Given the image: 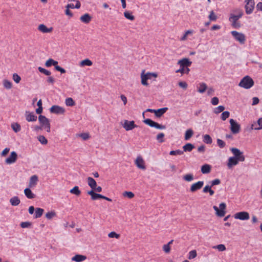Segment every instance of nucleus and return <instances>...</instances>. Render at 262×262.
Wrapping results in <instances>:
<instances>
[{
	"label": "nucleus",
	"instance_id": "nucleus-48",
	"mask_svg": "<svg viewBox=\"0 0 262 262\" xmlns=\"http://www.w3.org/2000/svg\"><path fill=\"white\" fill-rule=\"evenodd\" d=\"M13 79L16 83H18L21 80V77L16 73H14L13 75Z\"/></svg>",
	"mask_w": 262,
	"mask_h": 262
},
{
	"label": "nucleus",
	"instance_id": "nucleus-9",
	"mask_svg": "<svg viewBox=\"0 0 262 262\" xmlns=\"http://www.w3.org/2000/svg\"><path fill=\"white\" fill-rule=\"evenodd\" d=\"M250 216L248 212L246 211H241L237 212L234 214V218L242 221L247 220L249 219Z\"/></svg>",
	"mask_w": 262,
	"mask_h": 262
},
{
	"label": "nucleus",
	"instance_id": "nucleus-29",
	"mask_svg": "<svg viewBox=\"0 0 262 262\" xmlns=\"http://www.w3.org/2000/svg\"><path fill=\"white\" fill-rule=\"evenodd\" d=\"M136 163L139 168L142 169H145V166L144 165V161L142 158H138L136 160Z\"/></svg>",
	"mask_w": 262,
	"mask_h": 262
},
{
	"label": "nucleus",
	"instance_id": "nucleus-35",
	"mask_svg": "<svg viewBox=\"0 0 262 262\" xmlns=\"http://www.w3.org/2000/svg\"><path fill=\"white\" fill-rule=\"evenodd\" d=\"M70 192V193L76 195H79L81 193L79 187L77 186H74L72 189H71Z\"/></svg>",
	"mask_w": 262,
	"mask_h": 262
},
{
	"label": "nucleus",
	"instance_id": "nucleus-43",
	"mask_svg": "<svg viewBox=\"0 0 262 262\" xmlns=\"http://www.w3.org/2000/svg\"><path fill=\"white\" fill-rule=\"evenodd\" d=\"M183 179L186 181L191 182L194 179V176L191 173L187 174L183 177Z\"/></svg>",
	"mask_w": 262,
	"mask_h": 262
},
{
	"label": "nucleus",
	"instance_id": "nucleus-41",
	"mask_svg": "<svg viewBox=\"0 0 262 262\" xmlns=\"http://www.w3.org/2000/svg\"><path fill=\"white\" fill-rule=\"evenodd\" d=\"M196 256H197L196 251L195 250H193L190 251L188 253V258L189 259H193L195 257H196Z\"/></svg>",
	"mask_w": 262,
	"mask_h": 262
},
{
	"label": "nucleus",
	"instance_id": "nucleus-62",
	"mask_svg": "<svg viewBox=\"0 0 262 262\" xmlns=\"http://www.w3.org/2000/svg\"><path fill=\"white\" fill-rule=\"evenodd\" d=\"M221 183V181L219 179H216L211 181V186L219 185Z\"/></svg>",
	"mask_w": 262,
	"mask_h": 262
},
{
	"label": "nucleus",
	"instance_id": "nucleus-36",
	"mask_svg": "<svg viewBox=\"0 0 262 262\" xmlns=\"http://www.w3.org/2000/svg\"><path fill=\"white\" fill-rule=\"evenodd\" d=\"M203 141L206 144H210L212 143V140L209 135H205L203 136Z\"/></svg>",
	"mask_w": 262,
	"mask_h": 262
},
{
	"label": "nucleus",
	"instance_id": "nucleus-10",
	"mask_svg": "<svg viewBox=\"0 0 262 262\" xmlns=\"http://www.w3.org/2000/svg\"><path fill=\"white\" fill-rule=\"evenodd\" d=\"M50 111L51 113L59 115L64 114L65 110L61 106L54 105L50 108Z\"/></svg>",
	"mask_w": 262,
	"mask_h": 262
},
{
	"label": "nucleus",
	"instance_id": "nucleus-56",
	"mask_svg": "<svg viewBox=\"0 0 262 262\" xmlns=\"http://www.w3.org/2000/svg\"><path fill=\"white\" fill-rule=\"evenodd\" d=\"M251 128L252 129H254V130H259V129H262V127H259V126H258V125L257 124V122H254L253 123H252L251 125Z\"/></svg>",
	"mask_w": 262,
	"mask_h": 262
},
{
	"label": "nucleus",
	"instance_id": "nucleus-61",
	"mask_svg": "<svg viewBox=\"0 0 262 262\" xmlns=\"http://www.w3.org/2000/svg\"><path fill=\"white\" fill-rule=\"evenodd\" d=\"M219 102V98L216 97H214L212 98L211 100V103L213 105H216L218 104Z\"/></svg>",
	"mask_w": 262,
	"mask_h": 262
},
{
	"label": "nucleus",
	"instance_id": "nucleus-16",
	"mask_svg": "<svg viewBox=\"0 0 262 262\" xmlns=\"http://www.w3.org/2000/svg\"><path fill=\"white\" fill-rule=\"evenodd\" d=\"M192 62L190 61L188 58H183L178 61V64L180 67H187L190 66Z\"/></svg>",
	"mask_w": 262,
	"mask_h": 262
},
{
	"label": "nucleus",
	"instance_id": "nucleus-42",
	"mask_svg": "<svg viewBox=\"0 0 262 262\" xmlns=\"http://www.w3.org/2000/svg\"><path fill=\"white\" fill-rule=\"evenodd\" d=\"M124 15L126 19L130 20H133L135 19V17L132 15V13L128 11H125L124 13Z\"/></svg>",
	"mask_w": 262,
	"mask_h": 262
},
{
	"label": "nucleus",
	"instance_id": "nucleus-30",
	"mask_svg": "<svg viewBox=\"0 0 262 262\" xmlns=\"http://www.w3.org/2000/svg\"><path fill=\"white\" fill-rule=\"evenodd\" d=\"M43 211L44 210L43 209L40 208H36L35 209L34 217L36 219L42 216Z\"/></svg>",
	"mask_w": 262,
	"mask_h": 262
},
{
	"label": "nucleus",
	"instance_id": "nucleus-7",
	"mask_svg": "<svg viewBox=\"0 0 262 262\" xmlns=\"http://www.w3.org/2000/svg\"><path fill=\"white\" fill-rule=\"evenodd\" d=\"M220 209L216 206H214L213 208L216 211V214L217 215L220 217H223L225 214V209L226 207V205L224 203H222L220 204L219 206Z\"/></svg>",
	"mask_w": 262,
	"mask_h": 262
},
{
	"label": "nucleus",
	"instance_id": "nucleus-38",
	"mask_svg": "<svg viewBox=\"0 0 262 262\" xmlns=\"http://www.w3.org/2000/svg\"><path fill=\"white\" fill-rule=\"evenodd\" d=\"M11 127L15 133L19 132L21 129L20 125L17 123H12L11 124Z\"/></svg>",
	"mask_w": 262,
	"mask_h": 262
},
{
	"label": "nucleus",
	"instance_id": "nucleus-28",
	"mask_svg": "<svg viewBox=\"0 0 262 262\" xmlns=\"http://www.w3.org/2000/svg\"><path fill=\"white\" fill-rule=\"evenodd\" d=\"M194 146L191 143H187L184 146H183V151H188L190 152L192 150V149L194 148Z\"/></svg>",
	"mask_w": 262,
	"mask_h": 262
},
{
	"label": "nucleus",
	"instance_id": "nucleus-2",
	"mask_svg": "<svg viewBox=\"0 0 262 262\" xmlns=\"http://www.w3.org/2000/svg\"><path fill=\"white\" fill-rule=\"evenodd\" d=\"M157 76V74L155 73H147L146 74H144L143 72L142 73L141 77V83L143 85L147 86L148 83H147V80L151 79L152 77H156Z\"/></svg>",
	"mask_w": 262,
	"mask_h": 262
},
{
	"label": "nucleus",
	"instance_id": "nucleus-17",
	"mask_svg": "<svg viewBox=\"0 0 262 262\" xmlns=\"http://www.w3.org/2000/svg\"><path fill=\"white\" fill-rule=\"evenodd\" d=\"M239 161L233 157H230L228 159V162L227 163L228 167L229 168H231L233 166L236 165Z\"/></svg>",
	"mask_w": 262,
	"mask_h": 262
},
{
	"label": "nucleus",
	"instance_id": "nucleus-47",
	"mask_svg": "<svg viewBox=\"0 0 262 262\" xmlns=\"http://www.w3.org/2000/svg\"><path fill=\"white\" fill-rule=\"evenodd\" d=\"M230 116V112L228 111L223 112L221 115V119L222 120H226Z\"/></svg>",
	"mask_w": 262,
	"mask_h": 262
},
{
	"label": "nucleus",
	"instance_id": "nucleus-49",
	"mask_svg": "<svg viewBox=\"0 0 262 262\" xmlns=\"http://www.w3.org/2000/svg\"><path fill=\"white\" fill-rule=\"evenodd\" d=\"M217 144L221 148H224L226 146L225 142L221 139H217Z\"/></svg>",
	"mask_w": 262,
	"mask_h": 262
},
{
	"label": "nucleus",
	"instance_id": "nucleus-39",
	"mask_svg": "<svg viewBox=\"0 0 262 262\" xmlns=\"http://www.w3.org/2000/svg\"><path fill=\"white\" fill-rule=\"evenodd\" d=\"M12 82L7 79L3 80V85L7 89H10L12 88Z\"/></svg>",
	"mask_w": 262,
	"mask_h": 262
},
{
	"label": "nucleus",
	"instance_id": "nucleus-60",
	"mask_svg": "<svg viewBox=\"0 0 262 262\" xmlns=\"http://www.w3.org/2000/svg\"><path fill=\"white\" fill-rule=\"evenodd\" d=\"M238 18H237V17L234 14H231L230 17L229 18V20L231 23H234L235 21H238Z\"/></svg>",
	"mask_w": 262,
	"mask_h": 262
},
{
	"label": "nucleus",
	"instance_id": "nucleus-34",
	"mask_svg": "<svg viewBox=\"0 0 262 262\" xmlns=\"http://www.w3.org/2000/svg\"><path fill=\"white\" fill-rule=\"evenodd\" d=\"M190 70L188 68L180 67V68L176 71V73H181L182 74L184 73L188 74Z\"/></svg>",
	"mask_w": 262,
	"mask_h": 262
},
{
	"label": "nucleus",
	"instance_id": "nucleus-55",
	"mask_svg": "<svg viewBox=\"0 0 262 262\" xmlns=\"http://www.w3.org/2000/svg\"><path fill=\"white\" fill-rule=\"evenodd\" d=\"M123 196L132 199L134 196V194L131 191H125L123 193Z\"/></svg>",
	"mask_w": 262,
	"mask_h": 262
},
{
	"label": "nucleus",
	"instance_id": "nucleus-4",
	"mask_svg": "<svg viewBox=\"0 0 262 262\" xmlns=\"http://www.w3.org/2000/svg\"><path fill=\"white\" fill-rule=\"evenodd\" d=\"M143 122L150 127H155L157 129H164L166 128V126L165 125L159 124L150 119H145L143 121Z\"/></svg>",
	"mask_w": 262,
	"mask_h": 262
},
{
	"label": "nucleus",
	"instance_id": "nucleus-31",
	"mask_svg": "<svg viewBox=\"0 0 262 262\" xmlns=\"http://www.w3.org/2000/svg\"><path fill=\"white\" fill-rule=\"evenodd\" d=\"M56 64H58V62L51 58L48 59L45 63L46 66L47 67H50L52 66H54L55 67Z\"/></svg>",
	"mask_w": 262,
	"mask_h": 262
},
{
	"label": "nucleus",
	"instance_id": "nucleus-37",
	"mask_svg": "<svg viewBox=\"0 0 262 262\" xmlns=\"http://www.w3.org/2000/svg\"><path fill=\"white\" fill-rule=\"evenodd\" d=\"M65 103L69 106H73L75 104V101L71 98H67L65 100Z\"/></svg>",
	"mask_w": 262,
	"mask_h": 262
},
{
	"label": "nucleus",
	"instance_id": "nucleus-1",
	"mask_svg": "<svg viewBox=\"0 0 262 262\" xmlns=\"http://www.w3.org/2000/svg\"><path fill=\"white\" fill-rule=\"evenodd\" d=\"M253 80L249 76H246L243 78L239 83L238 85L246 89H249L254 85Z\"/></svg>",
	"mask_w": 262,
	"mask_h": 262
},
{
	"label": "nucleus",
	"instance_id": "nucleus-63",
	"mask_svg": "<svg viewBox=\"0 0 262 262\" xmlns=\"http://www.w3.org/2000/svg\"><path fill=\"white\" fill-rule=\"evenodd\" d=\"M179 85L180 87H181L184 89H186L187 88L188 85L186 82H184V81H181V82H179Z\"/></svg>",
	"mask_w": 262,
	"mask_h": 262
},
{
	"label": "nucleus",
	"instance_id": "nucleus-11",
	"mask_svg": "<svg viewBox=\"0 0 262 262\" xmlns=\"http://www.w3.org/2000/svg\"><path fill=\"white\" fill-rule=\"evenodd\" d=\"M122 126L126 131L132 130L134 128L137 127V125L135 124V122L134 121H128L126 120L124 121Z\"/></svg>",
	"mask_w": 262,
	"mask_h": 262
},
{
	"label": "nucleus",
	"instance_id": "nucleus-6",
	"mask_svg": "<svg viewBox=\"0 0 262 262\" xmlns=\"http://www.w3.org/2000/svg\"><path fill=\"white\" fill-rule=\"evenodd\" d=\"M230 150L232 154L234 155V158H236L241 162H243L245 161V156L243 154V152L241 151L239 149L236 148H231Z\"/></svg>",
	"mask_w": 262,
	"mask_h": 262
},
{
	"label": "nucleus",
	"instance_id": "nucleus-27",
	"mask_svg": "<svg viewBox=\"0 0 262 262\" xmlns=\"http://www.w3.org/2000/svg\"><path fill=\"white\" fill-rule=\"evenodd\" d=\"M20 201L18 196H15L11 198L10 200V203L12 206H17L20 203Z\"/></svg>",
	"mask_w": 262,
	"mask_h": 262
},
{
	"label": "nucleus",
	"instance_id": "nucleus-12",
	"mask_svg": "<svg viewBox=\"0 0 262 262\" xmlns=\"http://www.w3.org/2000/svg\"><path fill=\"white\" fill-rule=\"evenodd\" d=\"M17 155L16 152L15 151H12L10 156L6 159V163L11 164L15 163L17 160Z\"/></svg>",
	"mask_w": 262,
	"mask_h": 262
},
{
	"label": "nucleus",
	"instance_id": "nucleus-33",
	"mask_svg": "<svg viewBox=\"0 0 262 262\" xmlns=\"http://www.w3.org/2000/svg\"><path fill=\"white\" fill-rule=\"evenodd\" d=\"M93 63L91 60L89 59H85L83 60H82L80 62V66L82 67L83 66H91Z\"/></svg>",
	"mask_w": 262,
	"mask_h": 262
},
{
	"label": "nucleus",
	"instance_id": "nucleus-59",
	"mask_svg": "<svg viewBox=\"0 0 262 262\" xmlns=\"http://www.w3.org/2000/svg\"><path fill=\"white\" fill-rule=\"evenodd\" d=\"M102 198V194H99V193H95L94 194V195H93V196L92 197V200H98V199H101Z\"/></svg>",
	"mask_w": 262,
	"mask_h": 262
},
{
	"label": "nucleus",
	"instance_id": "nucleus-24",
	"mask_svg": "<svg viewBox=\"0 0 262 262\" xmlns=\"http://www.w3.org/2000/svg\"><path fill=\"white\" fill-rule=\"evenodd\" d=\"M24 193L26 197L29 199H34L35 195L32 192L30 188H27L24 190Z\"/></svg>",
	"mask_w": 262,
	"mask_h": 262
},
{
	"label": "nucleus",
	"instance_id": "nucleus-19",
	"mask_svg": "<svg viewBox=\"0 0 262 262\" xmlns=\"http://www.w3.org/2000/svg\"><path fill=\"white\" fill-rule=\"evenodd\" d=\"M38 180V177L36 175L31 176L29 183V187L31 188L35 186Z\"/></svg>",
	"mask_w": 262,
	"mask_h": 262
},
{
	"label": "nucleus",
	"instance_id": "nucleus-46",
	"mask_svg": "<svg viewBox=\"0 0 262 262\" xmlns=\"http://www.w3.org/2000/svg\"><path fill=\"white\" fill-rule=\"evenodd\" d=\"M225 110V107L223 105H220L216 107H215L214 110V113L216 114H219Z\"/></svg>",
	"mask_w": 262,
	"mask_h": 262
},
{
	"label": "nucleus",
	"instance_id": "nucleus-58",
	"mask_svg": "<svg viewBox=\"0 0 262 262\" xmlns=\"http://www.w3.org/2000/svg\"><path fill=\"white\" fill-rule=\"evenodd\" d=\"M55 69L56 71L60 72L61 74L65 73L66 72L63 68H61L58 64H56V66L55 67Z\"/></svg>",
	"mask_w": 262,
	"mask_h": 262
},
{
	"label": "nucleus",
	"instance_id": "nucleus-52",
	"mask_svg": "<svg viewBox=\"0 0 262 262\" xmlns=\"http://www.w3.org/2000/svg\"><path fill=\"white\" fill-rule=\"evenodd\" d=\"M214 248L217 249L219 251H224L226 250L225 246L223 244H220L214 246Z\"/></svg>",
	"mask_w": 262,
	"mask_h": 262
},
{
	"label": "nucleus",
	"instance_id": "nucleus-26",
	"mask_svg": "<svg viewBox=\"0 0 262 262\" xmlns=\"http://www.w3.org/2000/svg\"><path fill=\"white\" fill-rule=\"evenodd\" d=\"M88 183L89 186L92 189H94L97 186V183L96 181L92 177L88 178Z\"/></svg>",
	"mask_w": 262,
	"mask_h": 262
},
{
	"label": "nucleus",
	"instance_id": "nucleus-15",
	"mask_svg": "<svg viewBox=\"0 0 262 262\" xmlns=\"http://www.w3.org/2000/svg\"><path fill=\"white\" fill-rule=\"evenodd\" d=\"M37 116H35L34 113H30L29 112H26V119L28 122H33L37 120Z\"/></svg>",
	"mask_w": 262,
	"mask_h": 262
},
{
	"label": "nucleus",
	"instance_id": "nucleus-25",
	"mask_svg": "<svg viewBox=\"0 0 262 262\" xmlns=\"http://www.w3.org/2000/svg\"><path fill=\"white\" fill-rule=\"evenodd\" d=\"M211 166L208 164H205L201 167V172L203 174H207L210 172L211 171Z\"/></svg>",
	"mask_w": 262,
	"mask_h": 262
},
{
	"label": "nucleus",
	"instance_id": "nucleus-18",
	"mask_svg": "<svg viewBox=\"0 0 262 262\" xmlns=\"http://www.w3.org/2000/svg\"><path fill=\"white\" fill-rule=\"evenodd\" d=\"M38 29L40 32L43 33H48L51 32L53 28L52 27L48 28L46 27V25L43 24H40L38 26Z\"/></svg>",
	"mask_w": 262,
	"mask_h": 262
},
{
	"label": "nucleus",
	"instance_id": "nucleus-5",
	"mask_svg": "<svg viewBox=\"0 0 262 262\" xmlns=\"http://www.w3.org/2000/svg\"><path fill=\"white\" fill-rule=\"evenodd\" d=\"M230 124V130L234 134L238 133L240 131L241 125L233 119H230L229 120Z\"/></svg>",
	"mask_w": 262,
	"mask_h": 262
},
{
	"label": "nucleus",
	"instance_id": "nucleus-32",
	"mask_svg": "<svg viewBox=\"0 0 262 262\" xmlns=\"http://www.w3.org/2000/svg\"><path fill=\"white\" fill-rule=\"evenodd\" d=\"M193 131L192 129H187L185 134V140H188L193 135Z\"/></svg>",
	"mask_w": 262,
	"mask_h": 262
},
{
	"label": "nucleus",
	"instance_id": "nucleus-54",
	"mask_svg": "<svg viewBox=\"0 0 262 262\" xmlns=\"http://www.w3.org/2000/svg\"><path fill=\"white\" fill-rule=\"evenodd\" d=\"M55 212L54 211L48 212L46 214V217L49 219H51L53 216H55Z\"/></svg>",
	"mask_w": 262,
	"mask_h": 262
},
{
	"label": "nucleus",
	"instance_id": "nucleus-53",
	"mask_svg": "<svg viewBox=\"0 0 262 262\" xmlns=\"http://www.w3.org/2000/svg\"><path fill=\"white\" fill-rule=\"evenodd\" d=\"M108 236L110 237V238H118L119 237H120V235L116 233L114 231H112V232H111L108 234Z\"/></svg>",
	"mask_w": 262,
	"mask_h": 262
},
{
	"label": "nucleus",
	"instance_id": "nucleus-50",
	"mask_svg": "<svg viewBox=\"0 0 262 262\" xmlns=\"http://www.w3.org/2000/svg\"><path fill=\"white\" fill-rule=\"evenodd\" d=\"M164 137V134L162 133H159L157 136V140L160 142L162 143L164 142L163 138Z\"/></svg>",
	"mask_w": 262,
	"mask_h": 262
},
{
	"label": "nucleus",
	"instance_id": "nucleus-21",
	"mask_svg": "<svg viewBox=\"0 0 262 262\" xmlns=\"http://www.w3.org/2000/svg\"><path fill=\"white\" fill-rule=\"evenodd\" d=\"M86 259V257L83 255L76 254L72 258V260L76 262H81Z\"/></svg>",
	"mask_w": 262,
	"mask_h": 262
},
{
	"label": "nucleus",
	"instance_id": "nucleus-14",
	"mask_svg": "<svg viewBox=\"0 0 262 262\" xmlns=\"http://www.w3.org/2000/svg\"><path fill=\"white\" fill-rule=\"evenodd\" d=\"M204 185L203 181H198L196 183L193 184L190 188V191L191 192H195L198 190L200 189Z\"/></svg>",
	"mask_w": 262,
	"mask_h": 262
},
{
	"label": "nucleus",
	"instance_id": "nucleus-3",
	"mask_svg": "<svg viewBox=\"0 0 262 262\" xmlns=\"http://www.w3.org/2000/svg\"><path fill=\"white\" fill-rule=\"evenodd\" d=\"M231 33L234 39L239 41L241 44H244L245 42L246 37L243 33H239L236 31H232Z\"/></svg>",
	"mask_w": 262,
	"mask_h": 262
},
{
	"label": "nucleus",
	"instance_id": "nucleus-23",
	"mask_svg": "<svg viewBox=\"0 0 262 262\" xmlns=\"http://www.w3.org/2000/svg\"><path fill=\"white\" fill-rule=\"evenodd\" d=\"M92 17L88 13H85L84 15H82L80 19V20L85 23V24H88L90 23V21L91 20Z\"/></svg>",
	"mask_w": 262,
	"mask_h": 262
},
{
	"label": "nucleus",
	"instance_id": "nucleus-40",
	"mask_svg": "<svg viewBox=\"0 0 262 262\" xmlns=\"http://www.w3.org/2000/svg\"><path fill=\"white\" fill-rule=\"evenodd\" d=\"M37 139L41 144L46 145L48 143L47 139L42 135H40L37 137Z\"/></svg>",
	"mask_w": 262,
	"mask_h": 262
},
{
	"label": "nucleus",
	"instance_id": "nucleus-8",
	"mask_svg": "<svg viewBox=\"0 0 262 262\" xmlns=\"http://www.w3.org/2000/svg\"><path fill=\"white\" fill-rule=\"evenodd\" d=\"M245 3L246 5L245 7L246 13L247 14H250L252 13L254 6L255 2L254 0H245Z\"/></svg>",
	"mask_w": 262,
	"mask_h": 262
},
{
	"label": "nucleus",
	"instance_id": "nucleus-44",
	"mask_svg": "<svg viewBox=\"0 0 262 262\" xmlns=\"http://www.w3.org/2000/svg\"><path fill=\"white\" fill-rule=\"evenodd\" d=\"M183 153H184L183 151L180 150V149H178L176 150L170 151L169 152V155H171V156L182 155L183 154Z\"/></svg>",
	"mask_w": 262,
	"mask_h": 262
},
{
	"label": "nucleus",
	"instance_id": "nucleus-13",
	"mask_svg": "<svg viewBox=\"0 0 262 262\" xmlns=\"http://www.w3.org/2000/svg\"><path fill=\"white\" fill-rule=\"evenodd\" d=\"M38 121L42 128L50 124L49 119L45 116L41 115L39 116Z\"/></svg>",
	"mask_w": 262,
	"mask_h": 262
},
{
	"label": "nucleus",
	"instance_id": "nucleus-64",
	"mask_svg": "<svg viewBox=\"0 0 262 262\" xmlns=\"http://www.w3.org/2000/svg\"><path fill=\"white\" fill-rule=\"evenodd\" d=\"M163 249L166 253H168L170 251V248L168 244H166L163 246Z\"/></svg>",
	"mask_w": 262,
	"mask_h": 262
},
{
	"label": "nucleus",
	"instance_id": "nucleus-51",
	"mask_svg": "<svg viewBox=\"0 0 262 262\" xmlns=\"http://www.w3.org/2000/svg\"><path fill=\"white\" fill-rule=\"evenodd\" d=\"M208 17L211 21H215L217 19V16L213 11H211Z\"/></svg>",
	"mask_w": 262,
	"mask_h": 262
},
{
	"label": "nucleus",
	"instance_id": "nucleus-57",
	"mask_svg": "<svg viewBox=\"0 0 262 262\" xmlns=\"http://www.w3.org/2000/svg\"><path fill=\"white\" fill-rule=\"evenodd\" d=\"M31 224L28 222H21L20 224V227L23 228H28L31 226Z\"/></svg>",
	"mask_w": 262,
	"mask_h": 262
},
{
	"label": "nucleus",
	"instance_id": "nucleus-20",
	"mask_svg": "<svg viewBox=\"0 0 262 262\" xmlns=\"http://www.w3.org/2000/svg\"><path fill=\"white\" fill-rule=\"evenodd\" d=\"M197 91L199 93L203 94L204 93L207 89V85L204 82H201L199 84V86L197 87Z\"/></svg>",
	"mask_w": 262,
	"mask_h": 262
},
{
	"label": "nucleus",
	"instance_id": "nucleus-45",
	"mask_svg": "<svg viewBox=\"0 0 262 262\" xmlns=\"http://www.w3.org/2000/svg\"><path fill=\"white\" fill-rule=\"evenodd\" d=\"M38 70L40 73H43L47 76H49L51 74L50 71L40 67H38Z\"/></svg>",
	"mask_w": 262,
	"mask_h": 262
},
{
	"label": "nucleus",
	"instance_id": "nucleus-22",
	"mask_svg": "<svg viewBox=\"0 0 262 262\" xmlns=\"http://www.w3.org/2000/svg\"><path fill=\"white\" fill-rule=\"evenodd\" d=\"M168 110L167 107H163L156 110L155 115L157 117H161Z\"/></svg>",
	"mask_w": 262,
	"mask_h": 262
}]
</instances>
